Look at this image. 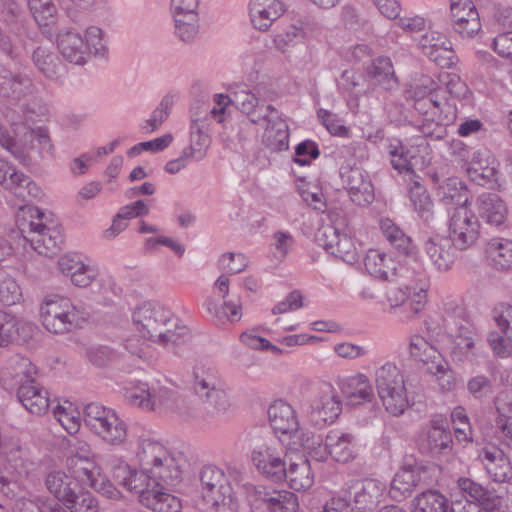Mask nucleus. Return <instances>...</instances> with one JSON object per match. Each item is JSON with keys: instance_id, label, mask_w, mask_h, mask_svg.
Returning a JSON list of instances; mask_svg holds the SVG:
<instances>
[{"instance_id": "obj_1", "label": "nucleus", "mask_w": 512, "mask_h": 512, "mask_svg": "<svg viewBox=\"0 0 512 512\" xmlns=\"http://www.w3.org/2000/svg\"><path fill=\"white\" fill-rule=\"evenodd\" d=\"M133 321L144 338L162 346L180 345L190 339L189 328L158 302H146L138 307Z\"/></svg>"}, {"instance_id": "obj_2", "label": "nucleus", "mask_w": 512, "mask_h": 512, "mask_svg": "<svg viewBox=\"0 0 512 512\" xmlns=\"http://www.w3.org/2000/svg\"><path fill=\"white\" fill-rule=\"evenodd\" d=\"M202 508L207 512H238L239 504L224 471L204 466L199 475Z\"/></svg>"}, {"instance_id": "obj_3", "label": "nucleus", "mask_w": 512, "mask_h": 512, "mask_svg": "<svg viewBox=\"0 0 512 512\" xmlns=\"http://www.w3.org/2000/svg\"><path fill=\"white\" fill-rule=\"evenodd\" d=\"M125 398L129 404L146 412L171 411L183 417L193 415L188 401L167 387L150 389L147 384H140L127 389Z\"/></svg>"}, {"instance_id": "obj_4", "label": "nucleus", "mask_w": 512, "mask_h": 512, "mask_svg": "<svg viewBox=\"0 0 512 512\" xmlns=\"http://www.w3.org/2000/svg\"><path fill=\"white\" fill-rule=\"evenodd\" d=\"M375 386L385 410L393 416L404 413L408 399L404 376L393 363H385L375 371Z\"/></svg>"}, {"instance_id": "obj_5", "label": "nucleus", "mask_w": 512, "mask_h": 512, "mask_svg": "<svg viewBox=\"0 0 512 512\" xmlns=\"http://www.w3.org/2000/svg\"><path fill=\"white\" fill-rule=\"evenodd\" d=\"M30 220L25 217L18 219L19 229L31 247L40 255L52 257L57 254L63 243V236L55 227L43 223L45 214L37 207H28Z\"/></svg>"}, {"instance_id": "obj_6", "label": "nucleus", "mask_w": 512, "mask_h": 512, "mask_svg": "<svg viewBox=\"0 0 512 512\" xmlns=\"http://www.w3.org/2000/svg\"><path fill=\"white\" fill-rule=\"evenodd\" d=\"M83 420L86 427L109 444L120 445L126 439V424L113 409L100 403L91 402L85 405Z\"/></svg>"}, {"instance_id": "obj_7", "label": "nucleus", "mask_w": 512, "mask_h": 512, "mask_svg": "<svg viewBox=\"0 0 512 512\" xmlns=\"http://www.w3.org/2000/svg\"><path fill=\"white\" fill-rule=\"evenodd\" d=\"M40 317L49 332L64 334L79 327L84 313L69 298L55 295L47 297L41 304Z\"/></svg>"}, {"instance_id": "obj_8", "label": "nucleus", "mask_w": 512, "mask_h": 512, "mask_svg": "<svg viewBox=\"0 0 512 512\" xmlns=\"http://www.w3.org/2000/svg\"><path fill=\"white\" fill-rule=\"evenodd\" d=\"M449 238L459 250L471 248L480 235V223L469 207L448 209Z\"/></svg>"}, {"instance_id": "obj_9", "label": "nucleus", "mask_w": 512, "mask_h": 512, "mask_svg": "<svg viewBox=\"0 0 512 512\" xmlns=\"http://www.w3.org/2000/svg\"><path fill=\"white\" fill-rule=\"evenodd\" d=\"M459 321L454 315H447L444 319L445 327L452 338L451 355L454 360L464 361L475 355V332L468 320L462 318L464 311L458 307L455 311Z\"/></svg>"}, {"instance_id": "obj_10", "label": "nucleus", "mask_w": 512, "mask_h": 512, "mask_svg": "<svg viewBox=\"0 0 512 512\" xmlns=\"http://www.w3.org/2000/svg\"><path fill=\"white\" fill-rule=\"evenodd\" d=\"M194 391L210 414H221L228 410V394L221 387L218 379L211 373H195Z\"/></svg>"}, {"instance_id": "obj_11", "label": "nucleus", "mask_w": 512, "mask_h": 512, "mask_svg": "<svg viewBox=\"0 0 512 512\" xmlns=\"http://www.w3.org/2000/svg\"><path fill=\"white\" fill-rule=\"evenodd\" d=\"M0 185L23 201L37 199L42 194L41 188L28 175L2 159H0Z\"/></svg>"}, {"instance_id": "obj_12", "label": "nucleus", "mask_w": 512, "mask_h": 512, "mask_svg": "<svg viewBox=\"0 0 512 512\" xmlns=\"http://www.w3.org/2000/svg\"><path fill=\"white\" fill-rule=\"evenodd\" d=\"M385 485L375 479L352 481L347 489L349 503L359 512H371L379 504Z\"/></svg>"}, {"instance_id": "obj_13", "label": "nucleus", "mask_w": 512, "mask_h": 512, "mask_svg": "<svg viewBox=\"0 0 512 512\" xmlns=\"http://www.w3.org/2000/svg\"><path fill=\"white\" fill-rule=\"evenodd\" d=\"M342 402L330 385H323L319 396L312 402L309 419L318 427L333 423L341 414Z\"/></svg>"}, {"instance_id": "obj_14", "label": "nucleus", "mask_w": 512, "mask_h": 512, "mask_svg": "<svg viewBox=\"0 0 512 512\" xmlns=\"http://www.w3.org/2000/svg\"><path fill=\"white\" fill-rule=\"evenodd\" d=\"M453 30L463 38H472L481 29L479 13L471 0H451Z\"/></svg>"}, {"instance_id": "obj_15", "label": "nucleus", "mask_w": 512, "mask_h": 512, "mask_svg": "<svg viewBox=\"0 0 512 512\" xmlns=\"http://www.w3.org/2000/svg\"><path fill=\"white\" fill-rule=\"evenodd\" d=\"M453 439L448 423L442 419H434L431 426L419 441L423 453L432 455H448L452 451Z\"/></svg>"}, {"instance_id": "obj_16", "label": "nucleus", "mask_w": 512, "mask_h": 512, "mask_svg": "<svg viewBox=\"0 0 512 512\" xmlns=\"http://www.w3.org/2000/svg\"><path fill=\"white\" fill-rule=\"evenodd\" d=\"M262 121L266 122L263 133L264 145L274 152L286 150L289 145V128L277 109L274 108L269 115L251 118L253 124H260Z\"/></svg>"}, {"instance_id": "obj_17", "label": "nucleus", "mask_w": 512, "mask_h": 512, "mask_svg": "<svg viewBox=\"0 0 512 512\" xmlns=\"http://www.w3.org/2000/svg\"><path fill=\"white\" fill-rule=\"evenodd\" d=\"M22 372L25 374V380L21 379V384L17 390V398L31 414L42 415L49 408L48 393L34 379L29 377L30 370Z\"/></svg>"}, {"instance_id": "obj_18", "label": "nucleus", "mask_w": 512, "mask_h": 512, "mask_svg": "<svg viewBox=\"0 0 512 512\" xmlns=\"http://www.w3.org/2000/svg\"><path fill=\"white\" fill-rule=\"evenodd\" d=\"M427 257L439 271H447L451 268L456 258L454 242L449 237L435 235L429 237L423 245Z\"/></svg>"}, {"instance_id": "obj_19", "label": "nucleus", "mask_w": 512, "mask_h": 512, "mask_svg": "<svg viewBox=\"0 0 512 512\" xmlns=\"http://www.w3.org/2000/svg\"><path fill=\"white\" fill-rule=\"evenodd\" d=\"M344 183L352 202L366 206L374 200V189L365 171L360 168H350L342 173Z\"/></svg>"}, {"instance_id": "obj_20", "label": "nucleus", "mask_w": 512, "mask_h": 512, "mask_svg": "<svg viewBox=\"0 0 512 512\" xmlns=\"http://www.w3.org/2000/svg\"><path fill=\"white\" fill-rule=\"evenodd\" d=\"M269 424L275 433L291 435L298 431L299 422L294 408L285 400L273 401L267 410Z\"/></svg>"}, {"instance_id": "obj_21", "label": "nucleus", "mask_w": 512, "mask_h": 512, "mask_svg": "<svg viewBox=\"0 0 512 512\" xmlns=\"http://www.w3.org/2000/svg\"><path fill=\"white\" fill-rule=\"evenodd\" d=\"M252 461L257 470L267 479L279 482L286 473L285 463L281 456L271 447L260 446L253 450Z\"/></svg>"}, {"instance_id": "obj_22", "label": "nucleus", "mask_w": 512, "mask_h": 512, "mask_svg": "<svg viewBox=\"0 0 512 512\" xmlns=\"http://www.w3.org/2000/svg\"><path fill=\"white\" fill-rule=\"evenodd\" d=\"M432 179L438 183L436 194L440 201L445 206L452 207H469V193L467 186L457 177H449L439 183L437 174H433Z\"/></svg>"}, {"instance_id": "obj_23", "label": "nucleus", "mask_w": 512, "mask_h": 512, "mask_svg": "<svg viewBox=\"0 0 512 512\" xmlns=\"http://www.w3.org/2000/svg\"><path fill=\"white\" fill-rule=\"evenodd\" d=\"M58 48L63 57L76 65H83L89 57V48L82 35L74 30L61 31L57 37Z\"/></svg>"}, {"instance_id": "obj_24", "label": "nucleus", "mask_w": 512, "mask_h": 512, "mask_svg": "<svg viewBox=\"0 0 512 512\" xmlns=\"http://www.w3.org/2000/svg\"><path fill=\"white\" fill-rule=\"evenodd\" d=\"M35 326L29 322L18 321L13 315L0 309V347L17 342H26L32 338Z\"/></svg>"}, {"instance_id": "obj_25", "label": "nucleus", "mask_w": 512, "mask_h": 512, "mask_svg": "<svg viewBox=\"0 0 512 512\" xmlns=\"http://www.w3.org/2000/svg\"><path fill=\"white\" fill-rule=\"evenodd\" d=\"M283 12L284 7L279 0H251L249 4L251 22L260 31H267Z\"/></svg>"}, {"instance_id": "obj_26", "label": "nucleus", "mask_w": 512, "mask_h": 512, "mask_svg": "<svg viewBox=\"0 0 512 512\" xmlns=\"http://www.w3.org/2000/svg\"><path fill=\"white\" fill-rule=\"evenodd\" d=\"M68 469L79 486L98 487L100 468L87 456L73 455L68 461Z\"/></svg>"}, {"instance_id": "obj_27", "label": "nucleus", "mask_w": 512, "mask_h": 512, "mask_svg": "<svg viewBox=\"0 0 512 512\" xmlns=\"http://www.w3.org/2000/svg\"><path fill=\"white\" fill-rule=\"evenodd\" d=\"M232 105L239 111L247 115L249 120L261 116L269 115L270 111H274V106L265 105L254 92L246 87H239L232 92Z\"/></svg>"}, {"instance_id": "obj_28", "label": "nucleus", "mask_w": 512, "mask_h": 512, "mask_svg": "<svg viewBox=\"0 0 512 512\" xmlns=\"http://www.w3.org/2000/svg\"><path fill=\"white\" fill-rule=\"evenodd\" d=\"M166 486L153 482L150 493L143 496L142 505L154 512H179L181 502L167 490Z\"/></svg>"}, {"instance_id": "obj_29", "label": "nucleus", "mask_w": 512, "mask_h": 512, "mask_svg": "<svg viewBox=\"0 0 512 512\" xmlns=\"http://www.w3.org/2000/svg\"><path fill=\"white\" fill-rule=\"evenodd\" d=\"M479 216L488 224L500 226L507 216V207L502 199L494 193H483L477 198Z\"/></svg>"}, {"instance_id": "obj_30", "label": "nucleus", "mask_w": 512, "mask_h": 512, "mask_svg": "<svg viewBox=\"0 0 512 512\" xmlns=\"http://www.w3.org/2000/svg\"><path fill=\"white\" fill-rule=\"evenodd\" d=\"M340 389L344 397L352 405L371 401L374 396L369 379L364 374H357L342 380Z\"/></svg>"}, {"instance_id": "obj_31", "label": "nucleus", "mask_w": 512, "mask_h": 512, "mask_svg": "<svg viewBox=\"0 0 512 512\" xmlns=\"http://www.w3.org/2000/svg\"><path fill=\"white\" fill-rule=\"evenodd\" d=\"M354 436L339 430H331L326 435L330 456L337 462L347 463L355 458Z\"/></svg>"}, {"instance_id": "obj_32", "label": "nucleus", "mask_w": 512, "mask_h": 512, "mask_svg": "<svg viewBox=\"0 0 512 512\" xmlns=\"http://www.w3.org/2000/svg\"><path fill=\"white\" fill-rule=\"evenodd\" d=\"M408 195L417 215L426 223H431L434 220V203L426 187L418 180H413L409 185Z\"/></svg>"}, {"instance_id": "obj_33", "label": "nucleus", "mask_w": 512, "mask_h": 512, "mask_svg": "<svg viewBox=\"0 0 512 512\" xmlns=\"http://www.w3.org/2000/svg\"><path fill=\"white\" fill-rule=\"evenodd\" d=\"M154 482L167 486H174L181 480L182 471L176 458L171 453L166 454L161 461L147 470Z\"/></svg>"}, {"instance_id": "obj_34", "label": "nucleus", "mask_w": 512, "mask_h": 512, "mask_svg": "<svg viewBox=\"0 0 512 512\" xmlns=\"http://www.w3.org/2000/svg\"><path fill=\"white\" fill-rule=\"evenodd\" d=\"M366 271L374 278L389 280L395 275L396 267L393 259L384 252L370 249L364 258Z\"/></svg>"}, {"instance_id": "obj_35", "label": "nucleus", "mask_w": 512, "mask_h": 512, "mask_svg": "<svg viewBox=\"0 0 512 512\" xmlns=\"http://www.w3.org/2000/svg\"><path fill=\"white\" fill-rule=\"evenodd\" d=\"M32 60L37 69L47 78L56 80L64 75L65 66L60 58L46 48L34 50Z\"/></svg>"}, {"instance_id": "obj_36", "label": "nucleus", "mask_w": 512, "mask_h": 512, "mask_svg": "<svg viewBox=\"0 0 512 512\" xmlns=\"http://www.w3.org/2000/svg\"><path fill=\"white\" fill-rule=\"evenodd\" d=\"M486 254L491 265L497 270L512 267V240L493 238L486 246Z\"/></svg>"}, {"instance_id": "obj_37", "label": "nucleus", "mask_w": 512, "mask_h": 512, "mask_svg": "<svg viewBox=\"0 0 512 512\" xmlns=\"http://www.w3.org/2000/svg\"><path fill=\"white\" fill-rule=\"evenodd\" d=\"M284 479L296 491L309 489L314 482V475L309 460L300 458L299 462L291 463L286 468Z\"/></svg>"}, {"instance_id": "obj_38", "label": "nucleus", "mask_w": 512, "mask_h": 512, "mask_svg": "<svg viewBox=\"0 0 512 512\" xmlns=\"http://www.w3.org/2000/svg\"><path fill=\"white\" fill-rule=\"evenodd\" d=\"M368 76L385 90H392L398 85L392 61L389 57L376 58L368 68Z\"/></svg>"}, {"instance_id": "obj_39", "label": "nucleus", "mask_w": 512, "mask_h": 512, "mask_svg": "<svg viewBox=\"0 0 512 512\" xmlns=\"http://www.w3.org/2000/svg\"><path fill=\"white\" fill-rule=\"evenodd\" d=\"M419 480L420 476L416 470L407 467L401 468L391 482L390 496L397 501L406 498L418 485Z\"/></svg>"}, {"instance_id": "obj_40", "label": "nucleus", "mask_w": 512, "mask_h": 512, "mask_svg": "<svg viewBox=\"0 0 512 512\" xmlns=\"http://www.w3.org/2000/svg\"><path fill=\"white\" fill-rule=\"evenodd\" d=\"M169 451L159 441L150 437H140L138 442L137 457L144 471L152 468L157 461L168 454Z\"/></svg>"}, {"instance_id": "obj_41", "label": "nucleus", "mask_w": 512, "mask_h": 512, "mask_svg": "<svg viewBox=\"0 0 512 512\" xmlns=\"http://www.w3.org/2000/svg\"><path fill=\"white\" fill-rule=\"evenodd\" d=\"M45 483L50 493L64 503L78 490L77 483L73 480L71 474L68 475L63 471L49 473Z\"/></svg>"}, {"instance_id": "obj_42", "label": "nucleus", "mask_w": 512, "mask_h": 512, "mask_svg": "<svg viewBox=\"0 0 512 512\" xmlns=\"http://www.w3.org/2000/svg\"><path fill=\"white\" fill-rule=\"evenodd\" d=\"M485 468L495 482H505L512 477V467L502 451L484 452Z\"/></svg>"}, {"instance_id": "obj_43", "label": "nucleus", "mask_w": 512, "mask_h": 512, "mask_svg": "<svg viewBox=\"0 0 512 512\" xmlns=\"http://www.w3.org/2000/svg\"><path fill=\"white\" fill-rule=\"evenodd\" d=\"M409 353L414 360L425 364L426 368H429V365H433L434 361L442 356L433 345L418 334L410 337Z\"/></svg>"}, {"instance_id": "obj_44", "label": "nucleus", "mask_w": 512, "mask_h": 512, "mask_svg": "<svg viewBox=\"0 0 512 512\" xmlns=\"http://www.w3.org/2000/svg\"><path fill=\"white\" fill-rule=\"evenodd\" d=\"M380 228L390 244L393 245L401 254L409 256L413 253L414 245L411 239L406 236L392 220H381Z\"/></svg>"}, {"instance_id": "obj_45", "label": "nucleus", "mask_w": 512, "mask_h": 512, "mask_svg": "<svg viewBox=\"0 0 512 512\" xmlns=\"http://www.w3.org/2000/svg\"><path fill=\"white\" fill-rule=\"evenodd\" d=\"M415 512H447L448 500L437 490H427L413 500Z\"/></svg>"}, {"instance_id": "obj_46", "label": "nucleus", "mask_w": 512, "mask_h": 512, "mask_svg": "<svg viewBox=\"0 0 512 512\" xmlns=\"http://www.w3.org/2000/svg\"><path fill=\"white\" fill-rule=\"evenodd\" d=\"M426 371L435 377V381L442 392H450L455 389V372L443 356L434 361L433 365H429V368H426Z\"/></svg>"}, {"instance_id": "obj_47", "label": "nucleus", "mask_w": 512, "mask_h": 512, "mask_svg": "<svg viewBox=\"0 0 512 512\" xmlns=\"http://www.w3.org/2000/svg\"><path fill=\"white\" fill-rule=\"evenodd\" d=\"M24 138L26 141H29V144H24L23 147L25 150L30 151L35 148L34 142L37 143L39 154L41 157L44 156V153L48 155L53 154L54 146L51 142L48 129L46 127H37L35 129H31L27 133H25ZM30 158V155H28Z\"/></svg>"}, {"instance_id": "obj_48", "label": "nucleus", "mask_w": 512, "mask_h": 512, "mask_svg": "<svg viewBox=\"0 0 512 512\" xmlns=\"http://www.w3.org/2000/svg\"><path fill=\"white\" fill-rule=\"evenodd\" d=\"M291 30L294 37L301 36L306 40H310L320 36L322 27L314 16L306 14L294 20Z\"/></svg>"}, {"instance_id": "obj_49", "label": "nucleus", "mask_w": 512, "mask_h": 512, "mask_svg": "<svg viewBox=\"0 0 512 512\" xmlns=\"http://www.w3.org/2000/svg\"><path fill=\"white\" fill-rule=\"evenodd\" d=\"M66 507L71 512H98L99 505L94 495L85 490L78 489L72 497L66 500Z\"/></svg>"}, {"instance_id": "obj_50", "label": "nucleus", "mask_w": 512, "mask_h": 512, "mask_svg": "<svg viewBox=\"0 0 512 512\" xmlns=\"http://www.w3.org/2000/svg\"><path fill=\"white\" fill-rule=\"evenodd\" d=\"M174 103L173 95L167 94L165 95L160 104L153 111L151 117L145 121V124L142 126V129L146 133H152L159 129L163 122L169 116V110Z\"/></svg>"}, {"instance_id": "obj_51", "label": "nucleus", "mask_w": 512, "mask_h": 512, "mask_svg": "<svg viewBox=\"0 0 512 512\" xmlns=\"http://www.w3.org/2000/svg\"><path fill=\"white\" fill-rule=\"evenodd\" d=\"M299 503L297 496L286 490H272L268 512H296Z\"/></svg>"}, {"instance_id": "obj_52", "label": "nucleus", "mask_w": 512, "mask_h": 512, "mask_svg": "<svg viewBox=\"0 0 512 512\" xmlns=\"http://www.w3.org/2000/svg\"><path fill=\"white\" fill-rule=\"evenodd\" d=\"M33 91L34 85L28 76L10 72L9 91L7 90L5 98L18 101L32 94Z\"/></svg>"}, {"instance_id": "obj_53", "label": "nucleus", "mask_w": 512, "mask_h": 512, "mask_svg": "<svg viewBox=\"0 0 512 512\" xmlns=\"http://www.w3.org/2000/svg\"><path fill=\"white\" fill-rule=\"evenodd\" d=\"M150 475L151 474L147 471H144L143 468H141L140 471L132 470L131 477L129 478L126 486L128 491L138 494V498L141 504L143 496H147V494L152 490L154 481Z\"/></svg>"}, {"instance_id": "obj_54", "label": "nucleus", "mask_w": 512, "mask_h": 512, "mask_svg": "<svg viewBox=\"0 0 512 512\" xmlns=\"http://www.w3.org/2000/svg\"><path fill=\"white\" fill-rule=\"evenodd\" d=\"M176 34L183 42L192 41L198 34L197 14L174 16Z\"/></svg>"}, {"instance_id": "obj_55", "label": "nucleus", "mask_w": 512, "mask_h": 512, "mask_svg": "<svg viewBox=\"0 0 512 512\" xmlns=\"http://www.w3.org/2000/svg\"><path fill=\"white\" fill-rule=\"evenodd\" d=\"M426 302L427 295L424 289L414 291L399 310L402 320L409 321L416 317L425 308Z\"/></svg>"}, {"instance_id": "obj_56", "label": "nucleus", "mask_w": 512, "mask_h": 512, "mask_svg": "<svg viewBox=\"0 0 512 512\" xmlns=\"http://www.w3.org/2000/svg\"><path fill=\"white\" fill-rule=\"evenodd\" d=\"M343 235L344 234H341L336 227L327 224L318 229L316 233V241L327 253L331 254V251H333L338 240H340Z\"/></svg>"}, {"instance_id": "obj_57", "label": "nucleus", "mask_w": 512, "mask_h": 512, "mask_svg": "<svg viewBox=\"0 0 512 512\" xmlns=\"http://www.w3.org/2000/svg\"><path fill=\"white\" fill-rule=\"evenodd\" d=\"M28 6L35 20L39 24H47V21L56 14V7L51 0H27Z\"/></svg>"}, {"instance_id": "obj_58", "label": "nucleus", "mask_w": 512, "mask_h": 512, "mask_svg": "<svg viewBox=\"0 0 512 512\" xmlns=\"http://www.w3.org/2000/svg\"><path fill=\"white\" fill-rule=\"evenodd\" d=\"M0 145L21 163L26 164L29 161L28 151L24 149L23 145L16 142L8 130L2 126H0Z\"/></svg>"}, {"instance_id": "obj_59", "label": "nucleus", "mask_w": 512, "mask_h": 512, "mask_svg": "<svg viewBox=\"0 0 512 512\" xmlns=\"http://www.w3.org/2000/svg\"><path fill=\"white\" fill-rule=\"evenodd\" d=\"M218 266L225 273L238 274L245 270L247 263L244 255L228 252L220 257Z\"/></svg>"}, {"instance_id": "obj_60", "label": "nucleus", "mask_w": 512, "mask_h": 512, "mask_svg": "<svg viewBox=\"0 0 512 512\" xmlns=\"http://www.w3.org/2000/svg\"><path fill=\"white\" fill-rule=\"evenodd\" d=\"M331 255L349 264L356 262L358 259L355 245L346 234L338 240L336 247L331 251Z\"/></svg>"}, {"instance_id": "obj_61", "label": "nucleus", "mask_w": 512, "mask_h": 512, "mask_svg": "<svg viewBox=\"0 0 512 512\" xmlns=\"http://www.w3.org/2000/svg\"><path fill=\"white\" fill-rule=\"evenodd\" d=\"M84 41L89 48V57L92 54L100 56L104 55L106 42L103 39V32L99 27L91 26L87 28Z\"/></svg>"}, {"instance_id": "obj_62", "label": "nucleus", "mask_w": 512, "mask_h": 512, "mask_svg": "<svg viewBox=\"0 0 512 512\" xmlns=\"http://www.w3.org/2000/svg\"><path fill=\"white\" fill-rule=\"evenodd\" d=\"M493 385L491 380L484 375L472 377L467 382V390L475 399H483L492 393Z\"/></svg>"}, {"instance_id": "obj_63", "label": "nucleus", "mask_w": 512, "mask_h": 512, "mask_svg": "<svg viewBox=\"0 0 512 512\" xmlns=\"http://www.w3.org/2000/svg\"><path fill=\"white\" fill-rule=\"evenodd\" d=\"M497 411L499 417L496 421L497 428L505 437L512 440V402L498 401Z\"/></svg>"}, {"instance_id": "obj_64", "label": "nucleus", "mask_w": 512, "mask_h": 512, "mask_svg": "<svg viewBox=\"0 0 512 512\" xmlns=\"http://www.w3.org/2000/svg\"><path fill=\"white\" fill-rule=\"evenodd\" d=\"M451 148L453 150V154L457 155L459 160L463 161L465 164H468V173H471L472 171L476 173L479 169L484 170V166L482 165L481 161L478 160L480 153H474L472 160L469 161L470 151L463 142L455 141L452 143Z\"/></svg>"}]
</instances>
